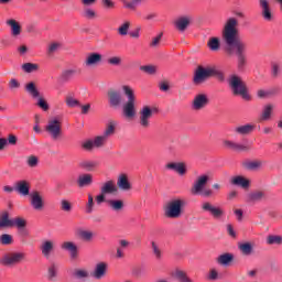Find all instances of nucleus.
<instances>
[{"label": "nucleus", "mask_w": 282, "mask_h": 282, "mask_svg": "<svg viewBox=\"0 0 282 282\" xmlns=\"http://www.w3.org/2000/svg\"><path fill=\"white\" fill-rule=\"evenodd\" d=\"M6 24L11 28V36H13V39H19V36H21V24L17 22V20H7Z\"/></svg>", "instance_id": "nucleus-20"}, {"label": "nucleus", "mask_w": 282, "mask_h": 282, "mask_svg": "<svg viewBox=\"0 0 282 282\" xmlns=\"http://www.w3.org/2000/svg\"><path fill=\"white\" fill-rule=\"evenodd\" d=\"M62 250H67V252H70L72 259H76V257H78V247L72 241L63 242Z\"/></svg>", "instance_id": "nucleus-24"}, {"label": "nucleus", "mask_w": 282, "mask_h": 282, "mask_svg": "<svg viewBox=\"0 0 282 282\" xmlns=\"http://www.w3.org/2000/svg\"><path fill=\"white\" fill-rule=\"evenodd\" d=\"M82 149H84V151H94V149H96V147L94 145V140H91V139L86 140L82 144Z\"/></svg>", "instance_id": "nucleus-57"}, {"label": "nucleus", "mask_w": 282, "mask_h": 282, "mask_svg": "<svg viewBox=\"0 0 282 282\" xmlns=\"http://www.w3.org/2000/svg\"><path fill=\"white\" fill-rule=\"evenodd\" d=\"M94 213V196L91 194L88 195V202L86 204V214L91 215Z\"/></svg>", "instance_id": "nucleus-55"}, {"label": "nucleus", "mask_w": 282, "mask_h": 282, "mask_svg": "<svg viewBox=\"0 0 282 282\" xmlns=\"http://www.w3.org/2000/svg\"><path fill=\"white\" fill-rule=\"evenodd\" d=\"M235 261V254L232 253H223L216 258V262L218 265L228 267L229 263H232Z\"/></svg>", "instance_id": "nucleus-23"}, {"label": "nucleus", "mask_w": 282, "mask_h": 282, "mask_svg": "<svg viewBox=\"0 0 282 282\" xmlns=\"http://www.w3.org/2000/svg\"><path fill=\"white\" fill-rule=\"evenodd\" d=\"M101 3L106 10H113L116 8V2L112 0H101Z\"/></svg>", "instance_id": "nucleus-61"}, {"label": "nucleus", "mask_w": 282, "mask_h": 282, "mask_svg": "<svg viewBox=\"0 0 282 282\" xmlns=\"http://www.w3.org/2000/svg\"><path fill=\"white\" fill-rule=\"evenodd\" d=\"M66 106L70 109H74L75 107H80V101L72 95H67L65 98Z\"/></svg>", "instance_id": "nucleus-43"}, {"label": "nucleus", "mask_w": 282, "mask_h": 282, "mask_svg": "<svg viewBox=\"0 0 282 282\" xmlns=\"http://www.w3.org/2000/svg\"><path fill=\"white\" fill-rule=\"evenodd\" d=\"M186 206V200L182 198H175L170 200L164 207V216L167 219H180L182 217V207Z\"/></svg>", "instance_id": "nucleus-5"}, {"label": "nucleus", "mask_w": 282, "mask_h": 282, "mask_svg": "<svg viewBox=\"0 0 282 282\" xmlns=\"http://www.w3.org/2000/svg\"><path fill=\"white\" fill-rule=\"evenodd\" d=\"M243 169H247V171H259L261 166H263V161H245L242 162Z\"/></svg>", "instance_id": "nucleus-29"}, {"label": "nucleus", "mask_w": 282, "mask_h": 282, "mask_svg": "<svg viewBox=\"0 0 282 282\" xmlns=\"http://www.w3.org/2000/svg\"><path fill=\"white\" fill-rule=\"evenodd\" d=\"M100 63H102V55L100 53H90L86 56V67H96V65H100Z\"/></svg>", "instance_id": "nucleus-17"}, {"label": "nucleus", "mask_w": 282, "mask_h": 282, "mask_svg": "<svg viewBox=\"0 0 282 282\" xmlns=\"http://www.w3.org/2000/svg\"><path fill=\"white\" fill-rule=\"evenodd\" d=\"M77 235L83 241H91L94 239V231L79 229Z\"/></svg>", "instance_id": "nucleus-40"}, {"label": "nucleus", "mask_w": 282, "mask_h": 282, "mask_svg": "<svg viewBox=\"0 0 282 282\" xmlns=\"http://www.w3.org/2000/svg\"><path fill=\"white\" fill-rule=\"evenodd\" d=\"M25 91H28L31 98H41V93L39 91V88H36L34 82H30L25 85Z\"/></svg>", "instance_id": "nucleus-31"}, {"label": "nucleus", "mask_w": 282, "mask_h": 282, "mask_svg": "<svg viewBox=\"0 0 282 282\" xmlns=\"http://www.w3.org/2000/svg\"><path fill=\"white\" fill-rule=\"evenodd\" d=\"M41 251L43 257L50 258V254L54 252V241L52 240H45L41 246Z\"/></svg>", "instance_id": "nucleus-26"}, {"label": "nucleus", "mask_w": 282, "mask_h": 282, "mask_svg": "<svg viewBox=\"0 0 282 282\" xmlns=\"http://www.w3.org/2000/svg\"><path fill=\"white\" fill-rule=\"evenodd\" d=\"M94 184V176L91 174H82L77 178V185L79 188H85V186H91Z\"/></svg>", "instance_id": "nucleus-22"}, {"label": "nucleus", "mask_w": 282, "mask_h": 282, "mask_svg": "<svg viewBox=\"0 0 282 282\" xmlns=\"http://www.w3.org/2000/svg\"><path fill=\"white\" fill-rule=\"evenodd\" d=\"M107 267L108 265L106 262L97 263L93 272L94 279H97V281H100V279L105 278V275L107 274Z\"/></svg>", "instance_id": "nucleus-18"}, {"label": "nucleus", "mask_w": 282, "mask_h": 282, "mask_svg": "<svg viewBox=\"0 0 282 282\" xmlns=\"http://www.w3.org/2000/svg\"><path fill=\"white\" fill-rule=\"evenodd\" d=\"M82 17H84V19L94 20L96 17H98V14L96 13V10L91 8H85Z\"/></svg>", "instance_id": "nucleus-48"}, {"label": "nucleus", "mask_w": 282, "mask_h": 282, "mask_svg": "<svg viewBox=\"0 0 282 282\" xmlns=\"http://www.w3.org/2000/svg\"><path fill=\"white\" fill-rule=\"evenodd\" d=\"M30 204L33 210L41 212L45 208V200H43L41 193L36 191L30 194Z\"/></svg>", "instance_id": "nucleus-12"}, {"label": "nucleus", "mask_w": 282, "mask_h": 282, "mask_svg": "<svg viewBox=\"0 0 282 282\" xmlns=\"http://www.w3.org/2000/svg\"><path fill=\"white\" fill-rule=\"evenodd\" d=\"M61 120L58 119H51L45 128L53 140L61 138Z\"/></svg>", "instance_id": "nucleus-11"}, {"label": "nucleus", "mask_w": 282, "mask_h": 282, "mask_svg": "<svg viewBox=\"0 0 282 282\" xmlns=\"http://www.w3.org/2000/svg\"><path fill=\"white\" fill-rule=\"evenodd\" d=\"M74 276H76V279H87V276H89V272H87V270L78 269L75 270Z\"/></svg>", "instance_id": "nucleus-60"}, {"label": "nucleus", "mask_w": 282, "mask_h": 282, "mask_svg": "<svg viewBox=\"0 0 282 282\" xmlns=\"http://www.w3.org/2000/svg\"><path fill=\"white\" fill-rule=\"evenodd\" d=\"M258 6L260 8V14L264 21H274V12H272L270 0H259Z\"/></svg>", "instance_id": "nucleus-9"}, {"label": "nucleus", "mask_w": 282, "mask_h": 282, "mask_svg": "<svg viewBox=\"0 0 282 282\" xmlns=\"http://www.w3.org/2000/svg\"><path fill=\"white\" fill-rule=\"evenodd\" d=\"M208 102H210V99H208V96L204 94H199L194 97L192 107L195 111H202V109L208 107Z\"/></svg>", "instance_id": "nucleus-14"}, {"label": "nucleus", "mask_w": 282, "mask_h": 282, "mask_svg": "<svg viewBox=\"0 0 282 282\" xmlns=\"http://www.w3.org/2000/svg\"><path fill=\"white\" fill-rule=\"evenodd\" d=\"M144 0H121L123 8H126V10H137L138 6H140V3H142Z\"/></svg>", "instance_id": "nucleus-36"}, {"label": "nucleus", "mask_w": 282, "mask_h": 282, "mask_svg": "<svg viewBox=\"0 0 282 282\" xmlns=\"http://www.w3.org/2000/svg\"><path fill=\"white\" fill-rule=\"evenodd\" d=\"M12 226H14V221L10 219V214L8 212H3L0 215V230H2V228H12Z\"/></svg>", "instance_id": "nucleus-25"}, {"label": "nucleus", "mask_w": 282, "mask_h": 282, "mask_svg": "<svg viewBox=\"0 0 282 282\" xmlns=\"http://www.w3.org/2000/svg\"><path fill=\"white\" fill-rule=\"evenodd\" d=\"M174 275L176 276L177 281H180V282H193V280H191L188 278V275H186V272H184L182 270L175 271Z\"/></svg>", "instance_id": "nucleus-51"}, {"label": "nucleus", "mask_w": 282, "mask_h": 282, "mask_svg": "<svg viewBox=\"0 0 282 282\" xmlns=\"http://www.w3.org/2000/svg\"><path fill=\"white\" fill-rule=\"evenodd\" d=\"M272 109H274V106L272 105H267L263 108L262 115L260 120H270L271 116H272Z\"/></svg>", "instance_id": "nucleus-49"}, {"label": "nucleus", "mask_w": 282, "mask_h": 282, "mask_svg": "<svg viewBox=\"0 0 282 282\" xmlns=\"http://www.w3.org/2000/svg\"><path fill=\"white\" fill-rule=\"evenodd\" d=\"M208 182H210V175L200 174L197 176L191 188L192 195H200V197L205 198L215 197V191L210 187H206Z\"/></svg>", "instance_id": "nucleus-3"}, {"label": "nucleus", "mask_w": 282, "mask_h": 282, "mask_svg": "<svg viewBox=\"0 0 282 282\" xmlns=\"http://www.w3.org/2000/svg\"><path fill=\"white\" fill-rule=\"evenodd\" d=\"M119 248H117V259H122L124 258V251L122 250L123 248H128L129 241L127 240H120L119 241Z\"/></svg>", "instance_id": "nucleus-50"}, {"label": "nucleus", "mask_w": 282, "mask_h": 282, "mask_svg": "<svg viewBox=\"0 0 282 282\" xmlns=\"http://www.w3.org/2000/svg\"><path fill=\"white\" fill-rule=\"evenodd\" d=\"M268 246H282V236L279 235H269L267 237Z\"/></svg>", "instance_id": "nucleus-39"}, {"label": "nucleus", "mask_w": 282, "mask_h": 282, "mask_svg": "<svg viewBox=\"0 0 282 282\" xmlns=\"http://www.w3.org/2000/svg\"><path fill=\"white\" fill-rule=\"evenodd\" d=\"M200 208L203 213H209L214 219H221V217L225 215V212L221 207L215 206L208 200L203 202Z\"/></svg>", "instance_id": "nucleus-7"}, {"label": "nucleus", "mask_w": 282, "mask_h": 282, "mask_svg": "<svg viewBox=\"0 0 282 282\" xmlns=\"http://www.w3.org/2000/svg\"><path fill=\"white\" fill-rule=\"evenodd\" d=\"M229 88L234 96H241L243 100H250L252 97L248 93V86L239 75H231L228 79Z\"/></svg>", "instance_id": "nucleus-4"}, {"label": "nucleus", "mask_w": 282, "mask_h": 282, "mask_svg": "<svg viewBox=\"0 0 282 282\" xmlns=\"http://www.w3.org/2000/svg\"><path fill=\"white\" fill-rule=\"evenodd\" d=\"M210 78V66L204 67L202 65L197 66L194 76L193 83L196 86L204 85Z\"/></svg>", "instance_id": "nucleus-6"}, {"label": "nucleus", "mask_w": 282, "mask_h": 282, "mask_svg": "<svg viewBox=\"0 0 282 282\" xmlns=\"http://www.w3.org/2000/svg\"><path fill=\"white\" fill-rule=\"evenodd\" d=\"M58 50H61V43L58 42H55V43H52L50 46H48V54H54L56 52H58Z\"/></svg>", "instance_id": "nucleus-63"}, {"label": "nucleus", "mask_w": 282, "mask_h": 282, "mask_svg": "<svg viewBox=\"0 0 282 282\" xmlns=\"http://www.w3.org/2000/svg\"><path fill=\"white\" fill-rule=\"evenodd\" d=\"M217 78V80H219L220 83H224V80H226V75L223 73L221 69L213 66H209V78Z\"/></svg>", "instance_id": "nucleus-32"}, {"label": "nucleus", "mask_w": 282, "mask_h": 282, "mask_svg": "<svg viewBox=\"0 0 282 282\" xmlns=\"http://www.w3.org/2000/svg\"><path fill=\"white\" fill-rule=\"evenodd\" d=\"M79 166L85 171H91L93 169H96L98 166V163L96 161H82L79 163Z\"/></svg>", "instance_id": "nucleus-46"}, {"label": "nucleus", "mask_w": 282, "mask_h": 282, "mask_svg": "<svg viewBox=\"0 0 282 282\" xmlns=\"http://www.w3.org/2000/svg\"><path fill=\"white\" fill-rule=\"evenodd\" d=\"M207 45L212 52H217L220 45L218 37H210Z\"/></svg>", "instance_id": "nucleus-52"}, {"label": "nucleus", "mask_w": 282, "mask_h": 282, "mask_svg": "<svg viewBox=\"0 0 282 282\" xmlns=\"http://www.w3.org/2000/svg\"><path fill=\"white\" fill-rule=\"evenodd\" d=\"M61 209L64 210V213H72V203L67 199H62Z\"/></svg>", "instance_id": "nucleus-56"}, {"label": "nucleus", "mask_w": 282, "mask_h": 282, "mask_svg": "<svg viewBox=\"0 0 282 282\" xmlns=\"http://www.w3.org/2000/svg\"><path fill=\"white\" fill-rule=\"evenodd\" d=\"M13 226H15L18 230H21L28 226V221L25 218L17 217L13 220Z\"/></svg>", "instance_id": "nucleus-53"}, {"label": "nucleus", "mask_w": 282, "mask_h": 282, "mask_svg": "<svg viewBox=\"0 0 282 282\" xmlns=\"http://www.w3.org/2000/svg\"><path fill=\"white\" fill-rule=\"evenodd\" d=\"M249 202H263L265 199V193L261 191L251 192L248 195Z\"/></svg>", "instance_id": "nucleus-37"}, {"label": "nucleus", "mask_w": 282, "mask_h": 282, "mask_svg": "<svg viewBox=\"0 0 282 282\" xmlns=\"http://www.w3.org/2000/svg\"><path fill=\"white\" fill-rule=\"evenodd\" d=\"M117 186L121 189V191H131V183H129V178L127 177V175L122 174L118 177L117 181Z\"/></svg>", "instance_id": "nucleus-30"}, {"label": "nucleus", "mask_w": 282, "mask_h": 282, "mask_svg": "<svg viewBox=\"0 0 282 282\" xmlns=\"http://www.w3.org/2000/svg\"><path fill=\"white\" fill-rule=\"evenodd\" d=\"M221 43L227 56L237 57L238 72H243L248 65V43L239 39V20L229 18L224 23L221 30Z\"/></svg>", "instance_id": "nucleus-1"}, {"label": "nucleus", "mask_w": 282, "mask_h": 282, "mask_svg": "<svg viewBox=\"0 0 282 282\" xmlns=\"http://www.w3.org/2000/svg\"><path fill=\"white\" fill-rule=\"evenodd\" d=\"M234 186H240L241 188H248L250 186V181L243 176H235L231 180Z\"/></svg>", "instance_id": "nucleus-34"}, {"label": "nucleus", "mask_w": 282, "mask_h": 282, "mask_svg": "<svg viewBox=\"0 0 282 282\" xmlns=\"http://www.w3.org/2000/svg\"><path fill=\"white\" fill-rule=\"evenodd\" d=\"M46 279H47V281H51V282L58 281V264L51 263L47 267Z\"/></svg>", "instance_id": "nucleus-19"}, {"label": "nucleus", "mask_w": 282, "mask_h": 282, "mask_svg": "<svg viewBox=\"0 0 282 282\" xmlns=\"http://www.w3.org/2000/svg\"><path fill=\"white\" fill-rule=\"evenodd\" d=\"M166 169L175 171L178 175H186V164L184 163H167Z\"/></svg>", "instance_id": "nucleus-28"}, {"label": "nucleus", "mask_w": 282, "mask_h": 282, "mask_svg": "<svg viewBox=\"0 0 282 282\" xmlns=\"http://www.w3.org/2000/svg\"><path fill=\"white\" fill-rule=\"evenodd\" d=\"M139 124L142 129H149L151 127V118H153V109L149 106H144L139 112Z\"/></svg>", "instance_id": "nucleus-10"}, {"label": "nucleus", "mask_w": 282, "mask_h": 282, "mask_svg": "<svg viewBox=\"0 0 282 282\" xmlns=\"http://www.w3.org/2000/svg\"><path fill=\"white\" fill-rule=\"evenodd\" d=\"M115 133H116V121H110L107 123L102 135L109 140V138H111V135H115Z\"/></svg>", "instance_id": "nucleus-38"}, {"label": "nucleus", "mask_w": 282, "mask_h": 282, "mask_svg": "<svg viewBox=\"0 0 282 282\" xmlns=\"http://www.w3.org/2000/svg\"><path fill=\"white\" fill-rule=\"evenodd\" d=\"M0 243L2 246H12V243H14V238L10 234H3L0 236Z\"/></svg>", "instance_id": "nucleus-45"}, {"label": "nucleus", "mask_w": 282, "mask_h": 282, "mask_svg": "<svg viewBox=\"0 0 282 282\" xmlns=\"http://www.w3.org/2000/svg\"><path fill=\"white\" fill-rule=\"evenodd\" d=\"M108 206H110L112 210H122V208H124V202L121 199H110L108 200Z\"/></svg>", "instance_id": "nucleus-41"}, {"label": "nucleus", "mask_w": 282, "mask_h": 282, "mask_svg": "<svg viewBox=\"0 0 282 282\" xmlns=\"http://www.w3.org/2000/svg\"><path fill=\"white\" fill-rule=\"evenodd\" d=\"M14 191L18 195H21L22 197H28V195H30V182L25 180L18 181L14 184Z\"/></svg>", "instance_id": "nucleus-15"}, {"label": "nucleus", "mask_w": 282, "mask_h": 282, "mask_svg": "<svg viewBox=\"0 0 282 282\" xmlns=\"http://www.w3.org/2000/svg\"><path fill=\"white\" fill-rule=\"evenodd\" d=\"M22 261H25V253L9 252L2 257L1 263L3 265H19Z\"/></svg>", "instance_id": "nucleus-8"}, {"label": "nucleus", "mask_w": 282, "mask_h": 282, "mask_svg": "<svg viewBox=\"0 0 282 282\" xmlns=\"http://www.w3.org/2000/svg\"><path fill=\"white\" fill-rule=\"evenodd\" d=\"M151 246H152V252H153L155 259L158 261H160V259H162V249H160V246H158V243H155V241H152Z\"/></svg>", "instance_id": "nucleus-54"}, {"label": "nucleus", "mask_w": 282, "mask_h": 282, "mask_svg": "<svg viewBox=\"0 0 282 282\" xmlns=\"http://www.w3.org/2000/svg\"><path fill=\"white\" fill-rule=\"evenodd\" d=\"M257 129V126L252 123H247L245 126H238L235 128V132L238 133V135H250L252 131Z\"/></svg>", "instance_id": "nucleus-21"}, {"label": "nucleus", "mask_w": 282, "mask_h": 282, "mask_svg": "<svg viewBox=\"0 0 282 282\" xmlns=\"http://www.w3.org/2000/svg\"><path fill=\"white\" fill-rule=\"evenodd\" d=\"M76 74H80V69H76V68L65 69L62 72L61 80L63 83H69V80H72V78H74Z\"/></svg>", "instance_id": "nucleus-27"}, {"label": "nucleus", "mask_w": 282, "mask_h": 282, "mask_svg": "<svg viewBox=\"0 0 282 282\" xmlns=\"http://www.w3.org/2000/svg\"><path fill=\"white\" fill-rule=\"evenodd\" d=\"M234 151L248 152V151H250V145H243L241 143H236V147L234 148Z\"/></svg>", "instance_id": "nucleus-64"}, {"label": "nucleus", "mask_w": 282, "mask_h": 282, "mask_svg": "<svg viewBox=\"0 0 282 282\" xmlns=\"http://www.w3.org/2000/svg\"><path fill=\"white\" fill-rule=\"evenodd\" d=\"M238 249L240 250L241 254L245 257H250L252 252H254V248L252 247V243L250 242H242L238 245Z\"/></svg>", "instance_id": "nucleus-33"}, {"label": "nucleus", "mask_w": 282, "mask_h": 282, "mask_svg": "<svg viewBox=\"0 0 282 282\" xmlns=\"http://www.w3.org/2000/svg\"><path fill=\"white\" fill-rule=\"evenodd\" d=\"M37 107H40V109H43V111H47L50 109V105H47V101H45V99H43L42 97H40L37 100Z\"/></svg>", "instance_id": "nucleus-62"}, {"label": "nucleus", "mask_w": 282, "mask_h": 282, "mask_svg": "<svg viewBox=\"0 0 282 282\" xmlns=\"http://www.w3.org/2000/svg\"><path fill=\"white\" fill-rule=\"evenodd\" d=\"M192 21V15H181L174 21V28H176L178 32H186L191 26Z\"/></svg>", "instance_id": "nucleus-13"}, {"label": "nucleus", "mask_w": 282, "mask_h": 282, "mask_svg": "<svg viewBox=\"0 0 282 282\" xmlns=\"http://www.w3.org/2000/svg\"><path fill=\"white\" fill-rule=\"evenodd\" d=\"M131 28V22L126 21L118 28V34L120 36H127L129 34V29Z\"/></svg>", "instance_id": "nucleus-47"}, {"label": "nucleus", "mask_w": 282, "mask_h": 282, "mask_svg": "<svg viewBox=\"0 0 282 282\" xmlns=\"http://www.w3.org/2000/svg\"><path fill=\"white\" fill-rule=\"evenodd\" d=\"M141 72H145V74L153 75L158 72V68L153 65H145L140 67Z\"/></svg>", "instance_id": "nucleus-59"}, {"label": "nucleus", "mask_w": 282, "mask_h": 282, "mask_svg": "<svg viewBox=\"0 0 282 282\" xmlns=\"http://www.w3.org/2000/svg\"><path fill=\"white\" fill-rule=\"evenodd\" d=\"M122 91L127 97V101L124 102L120 90H108L107 96L109 106L111 109H120V107H122V112L126 118H135V115L138 113V109L135 108V91L129 85H123Z\"/></svg>", "instance_id": "nucleus-2"}, {"label": "nucleus", "mask_w": 282, "mask_h": 282, "mask_svg": "<svg viewBox=\"0 0 282 282\" xmlns=\"http://www.w3.org/2000/svg\"><path fill=\"white\" fill-rule=\"evenodd\" d=\"M26 163L31 169H35V166H39V158L31 155L28 158Z\"/></svg>", "instance_id": "nucleus-58"}, {"label": "nucleus", "mask_w": 282, "mask_h": 282, "mask_svg": "<svg viewBox=\"0 0 282 282\" xmlns=\"http://www.w3.org/2000/svg\"><path fill=\"white\" fill-rule=\"evenodd\" d=\"M276 88L259 89L257 91L258 98H272L273 96H276Z\"/></svg>", "instance_id": "nucleus-35"}, {"label": "nucleus", "mask_w": 282, "mask_h": 282, "mask_svg": "<svg viewBox=\"0 0 282 282\" xmlns=\"http://www.w3.org/2000/svg\"><path fill=\"white\" fill-rule=\"evenodd\" d=\"M107 140H109V139L102 134L95 137V139L93 140L95 149H102V147H105V144H107Z\"/></svg>", "instance_id": "nucleus-42"}, {"label": "nucleus", "mask_w": 282, "mask_h": 282, "mask_svg": "<svg viewBox=\"0 0 282 282\" xmlns=\"http://www.w3.org/2000/svg\"><path fill=\"white\" fill-rule=\"evenodd\" d=\"M22 69L23 72H25L26 74H32L34 72H39V64H34V63H24L22 65Z\"/></svg>", "instance_id": "nucleus-44"}, {"label": "nucleus", "mask_w": 282, "mask_h": 282, "mask_svg": "<svg viewBox=\"0 0 282 282\" xmlns=\"http://www.w3.org/2000/svg\"><path fill=\"white\" fill-rule=\"evenodd\" d=\"M100 193H102V195H118V186L116 185V182L107 181L104 183L100 187Z\"/></svg>", "instance_id": "nucleus-16"}]
</instances>
